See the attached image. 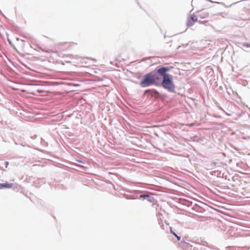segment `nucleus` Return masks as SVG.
Listing matches in <instances>:
<instances>
[{"mask_svg": "<svg viewBox=\"0 0 250 250\" xmlns=\"http://www.w3.org/2000/svg\"><path fill=\"white\" fill-rule=\"evenodd\" d=\"M169 70L167 67H162L157 70L158 73L163 77L162 82V86L168 91L172 92L175 89V86L173 82L172 76L166 73Z\"/></svg>", "mask_w": 250, "mask_h": 250, "instance_id": "obj_1", "label": "nucleus"}, {"mask_svg": "<svg viewBox=\"0 0 250 250\" xmlns=\"http://www.w3.org/2000/svg\"><path fill=\"white\" fill-rule=\"evenodd\" d=\"M158 79L155 75L152 73H148L145 75L144 78L140 83L142 87H146L154 84L156 83V80Z\"/></svg>", "mask_w": 250, "mask_h": 250, "instance_id": "obj_2", "label": "nucleus"}, {"mask_svg": "<svg viewBox=\"0 0 250 250\" xmlns=\"http://www.w3.org/2000/svg\"><path fill=\"white\" fill-rule=\"evenodd\" d=\"M197 21V17L195 15H191L190 18L188 19L187 22V25L188 26H192L194 23Z\"/></svg>", "mask_w": 250, "mask_h": 250, "instance_id": "obj_3", "label": "nucleus"}, {"mask_svg": "<svg viewBox=\"0 0 250 250\" xmlns=\"http://www.w3.org/2000/svg\"><path fill=\"white\" fill-rule=\"evenodd\" d=\"M13 185V184H8V183L0 184V188H10L12 187Z\"/></svg>", "mask_w": 250, "mask_h": 250, "instance_id": "obj_4", "label": "nucleus"}, {"mask_svg": "<svg viewBox=\"0 0 250 250\" xmlns=\"http://www.w3.org/2000/svg\"><path fill=\"white\" fill-rule=\"evenodd\" d=\"M243 46L246 47H250V44L248 43H244Z\"/></svg>", "mask_w": 250, "mask_h": 250, "instance_id": "obj_5", "label": "nucleus"}, {"mask_svg": "<svg viewBox=\"0 0 250 250\" xmlns=\"http://www.w3.org/2000/svg\"><path fill=\"white\" fill-rule=\"evenodd\" d=\"M170 232L172 234H173L174 235H175V233L171 229H170Z\"/></svg>", "mask_w": 250, "mask_h": 250, "instance_id": "obj_6", "label": "nucleus"}, {"mask_svg": "<svg viewBox=\"0 0 250 250\" xmlns=\"http://www.w3.org/2000/svg\"><path fill=\"white\" fill-rule=\"evenodd\" d=\"M148 195H141L140 196V197H148Z\"/></svg>", "mask_w": 250, "mask_h": 250, "instance_id": "obj_7", "label": "nucleus"}, {"mask_svg": "<svg viewBox=\"0 0 250 250\" xmlns=\"http://www.w3.org/2000/svg\"><path fill=\"white\" fill-rule=\"evenodd\" d=\"M176 237L177 238V240H178V241L180 240L181 238H180V236H177V237Z\"/></svg>", "mask_w": 250, "mask_h": 250, "instance_id": "obj_8", "label": "nucleus"}, {"mask_svg": "<svg viewBox=\"0 0 250 250\" xmlns=\"http://www.w3.org/2000/svg\"><path fill=\"white\" fill-rule=\"evenodd\" d=\"M208 14H207V15L205 17H204V18H205L206 17H208Z\"/></svg>", "mask_w": 250, "mask_h": 250, "instance_id": "obj_9", "label": "nucleus"}, {"mask_svg": "<svg viewBox=\"0 0 250 250\" xmlns=\"http://www.w3.org/2000/svg\"><path fill=\"white\" fill-rule=\"evenodd\" d=\"M174 236H175V237H177L178 235H177L176 234H175V235H174Z\"/></svg>", "mask_w": 250, "mask_h": 250, "instance_id": "obj_10", "label": "nucleus"}]
</instances>
